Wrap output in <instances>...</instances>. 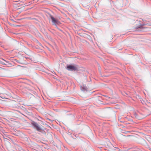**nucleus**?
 <instances>
[{"mask_svg": "<svg viewBox=\"0 0 151 151\" xmlns=\"http://www.w3.org/2000/svg\"><path fill=\"white\" fill-rule=\"evenodd\" d=\"M66 142L69 144H71L73 142L74 139L71 136L68 135L65 138Z\"/></svg>", "mask_w": 151, "mask_h": 151, "instance_id": "f257e3e1", "label": "nucleus"}, {"mask_svg": "<svg viewBox=\"0 0 151 151\" xmlns=\"http://www.w3.org/2000/svg\"><path fill=\"white\" fill-rule=\"evenodd\" d=\"M67 69L70 70H77L78 67L76 65H68L67 66Z\"/></svg>", "mask_w": 151, "mask_h": 151, "instance_id": "f03ea898", "label": "nucleus"}, {"mask_svg": "<svg viewBox=\"0 0 151 151\" xmlns=\"http://www.w3.org/2000/svg\"><path fill=\"white\" fill-rule=\"evenodd\" d=\"M32 124L36 128V130L38 131L41 132L42 129L41 128L39 127V125L37 123L35 122H32Z\"/></svg>", "mask_w": 151, "mask_h": 151, "instance_id": "7ed1b4c3", "label": "nucleus"}, {"mask_svg": "<svg viewBox=\"0 0 151 151\" xmlns=\"http://www.w3.org/2000/svg\"><path fill=\"white\" fill-rule=\"evenodd\" d=\"M135 116L136 118L138 119H141L143 118V117L140 114H135Z\"/></svg>", "mask_w": 151, "mask_h": 151, "instance_id": "20e7f679", "label": "nucleus"}, {"mask_svg": "<svg viewBox=\"0 0 151 151\" xmlns=\"http://www.w3.org/2000/svg\"><path fill=\"white\" fill-rule=\"evenodd\" d=\"M52 22L53 24H56L57 23L58 21L56 20L53 17L51 16V17Z\"/></svg>", "mask_w": 151, "mask_h": 151, "instance_id": "39448f33", "label": "nucleus"}]
</instances>
